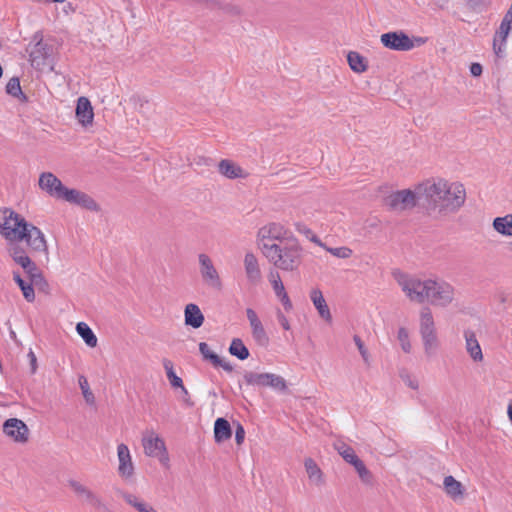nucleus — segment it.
I'll use <instances>...</instances> for the list:
<instances>
[{
    "label": "nucleus",
    "mask_w": 512,
    "mask_h": 512,
    "mask_svg": "<svg viewBox=\"0 0 512 512\" xmlns=\"http://www.w3.org/2000/svg\"><path fill=\"white\" fill-rule=\"evenodd\" d=\"M465 348L469 356L474 362H481L483 360V353L476 334L471 329L464 331Z\"/></svg>",
    "instance_id": "obj_21"
},
{
    "label": "nucleus",
    "mask_w": 512,
    "mask_h": 512,
    "mask_svg": "<svg viewBox=\"0 0 512 512\" xmlns=\"http://www.w3.org/2000/svg\"><path fill=\"white\" fill-rule=\"evenodd\" d=\"M353 340H354L364 362L368 363L369 362V353H368L363 341L361 340V338L358 335H354Z\"/></svg>",
    "instance_id": "obj_46"
},
{
    "label": "nucleus",
    "mask_w": 512,
    "mask_h": 512,
    "mask_svg": "<svg viewBox=\"0 0 512 512\" xmlns=\"http://www.w3.org/2000/svg\"><path fill=\"white\" fill-rule=\"evenodd\" d=\"M334 448L343 457V459L351 465L359 458L355 454L353 448L342 441L335 442Z\"/></svg>",
    "instance_id": "obj_37"
},
{
    "label": "nucleus",
    "mask_w": 512,
    "mask_h": 512,
    "mask_svg": "<svg viewBox=\"0 0 512 512\" xmlns=\"http://www.w3.org/2000/svg\"><path fill=\"white\" fill-rule=\"evenodd\" d=\"M508 415H509L510 420L512 421V404H510L508 407Z\"/></svg>",
    "instance_id": "obj_56"
},
{
    "label": "nucleus",
    "mask_w": 512,
    "mask_h": 512,
    "mask_svg": "<svg viewBox=\"0 0 512 512\" xmlns=\"http://www.w3.org/2000/svg\"><path fill=\"white\" fill-rule=\"evenodd\" d=\"M325 250L329 253H331L333 256L341 259H347L351 257L353 251L348 247H325Z\"/></svg>",
    "instance_id": "obj_45"
},
{
    "label": "nucleus",
    "mask_w": 512,
    "mask_h": 512,
    "mask_svg": "<svg viewBox=\"0 0 512 512\" xmlns=\"http://www.w3.org/2000/svg\"><path fill=\"white\" fill-rule=\"evenodd\" d=\"M163 366H164L167 378H168L171 386L173 388H181L182 393L188 395V391L185 388V386L183 385L182 379L180 377H178L174 372L173 363L168 359H164Z\"/></svg>",
    "instance_id": "obj_33"
},
{
    "label": "nucleus",
    "mask_w": 512,
    "mask_h": 512,
    "mask_svg": "<svg viewBox=\"0 0 512 512\" xmlns=\"http://www.w3.org/2000/svg\"><path fill=\"white\" fill-rule=\"evenodd\" d=\"M349 67L355 73H364L368 69V61L356 51H350L347 55Z\"/></svg>",
    "instance_id": "obj_32"
},
{
    "label": "nucleus",
    "mask_w": 512,
    "mask_h": 512,
    "mask_svg": "<svg viewBox=\"0 0 512 512\" xmlns=\"http://www.w3.org/2000/svg\"><path fill=\"white\" fill-rule=\"evenodd\" d=\"M50 47L40 39L32 48L29 54V60L32 66H40L44 64L45 59L48 57Z\"/></svg>",
    "instance_id": "obj_26"
},
{
    "label": "nucleus",
    "mask_w": 512,
    "mask_h": 512,
    "mask_svg": "<svg viewBox=\"0 0 512 512\" xmlns=\"http://www.w3.org/2000/svg\"><path fill=\"white\" fill-rule=\"evenodd\" d=\"M402 378H403L404 383L411 389L417 390L419 388V382H418L417 378L410 376V375L403 376Z\"/></svg>",
    "instance_id": "obj_48"
},
{
    "label": "nucleus",
    "mask_w": 512,
    "mask_h": 512,
    "mask_svg": "<svg viewBox=\"0 0 512 512\" xmlns=\"http://www.w3.org/2000/svg\"><path fill=\"white\" fill-rule=\"evenodd\" d=\"M3 433L17 443H27L30 430L28 426L18 418H9L3 423Z\"/></svg>",
    "instance_id": "obj_14"
},
{
    "label": "nucleus",
    "mask_w": 512,
    "mask_h": 512,
    "mask_svg": "<svg viewBox=\"0 0 512 512\" xmlns=\"http://www.w3.org/2000/svg\"><path fill=\"white\" fill-rule=\"evenodd\" d=\"M256 244L262 255L275 268L293 272L302 262V247L293 233L278 222L259 228Z\"/></svg>",
    "instance_id": "obj_1"
},
{
    "label": "nucleus",
    "mask_w": 512,
    "mask_h": 512,
    "mask_svg": "<svg viewBox=\"0 0 512 512\" xmlns=\"http://www.w3.org/2000/svg\"><path fill=\"white\" fill-rule=\"evenodd\" d=\"M277 320L284 330H290L289 321L280 310L277 311Z\"/></svg>",
    "instance_id": "obj_50"
},
{
    "label": "nucleus",
    "mask_w": 512,
    "mask_h": 512,
    "mask_svg": "<svg viewBox=\"0 0 512 512\" xmlns=\"http://www.w3.org/2000/svg\"><path fill=\"white\" fill-rule=\"evenodd\" d=\"M24 217L10 208H0V234L11 243Z\"/></svg>",
    "instance_id": "obj_11"
},
{
    "label": "nucleus",
    "mask_w": 512,
    "mask_h": 512,
    "mask_svg": "<svg viewBox=\"0 0 512 512\" xmlns=\"http://www.w3.org/2000/svg\"><path fill=\"white\" fill-rule=\"evenodd\" d=\"M304 467L307 476L312 484L315 486H322L325 483L324 474L317 463L312 458H306Z\"/></svg>",
    "instance_id": "obj_25"
},
{
    "label": "nucleus",
    "mask_w": 512,
    "mask_h": 512,
    "mask_svg": "<svg viewBox=\"0 0 512 512\" xmlns=\"http://www.w3.org/2000/svg\"><path fill=\"white\" fill-rule=\"evenodd\" d=\"M118 474L122 479L128 480L134 476L135 467L130 450L126 444L117 446Z\"/></svg>",
    "instance_id": "obj_16"
},
{
    "label": "nucleus",
    "mask_w": 512,
    "mask_h": 512,
    "mask_svg": "<svg viewBox=\"0 0 512 512\" xmlns=\"http://www.w3.org/2000/svg\"><path fill=\"white\" fill-rule=\"evenodd\" d=\"M482 66L479 63H472L470 66V72L473 76L478 77L482 74Z\"/></svg>",
    "instance_id": "obj_54"
},
{
    "label": "nucleus",
    "mask_w": 512,
    "mask_h": 512,
    "mask_svg": "<svg viewBox=\"0 0 512 512\" xmlns=\"http://www.w3.org/2000/svg\"><path fill=\"white\" fill-rule=\"evenodd\" d=\"M188 399H189V394L186 395V394L183 393V400L188 402Z\"/></svg>",
    "instance_id": "obj_57"
},
{
    "label": "nucleus",
    "mask_w": 512,
    "mask_h": 512,
    "mask_svg": "<svg viewBox=\"0 0 512 512\" xmlns=\"http://www.w3.org/2000/svg\"><path fill=\"white\" fill-rule=\"evenodd\" d=\"M68 485L79 499L85 501L98 510L109 512L107 505L102 501V499L87 486L76 480H69Z\"/></svg>",
    "instance_id": "obj_13"
},
{
    "label": "nucleus",
    "mask_w": 512,
    "mask_h": 512,
    "mask_svg": "<svg viewBox=\"0 0 512 512\" xmlns=\"http://www.w3.org/2000/svg\"><path fill=\"white\" fill-rule=\"evenodd\" d=\"M245 438V430L242 425L238 424L235 431V441L238 445H241Z\"/></svg>",
    "instance_id": "obj_49"
},
{
    "label": "nucleus",
    "mask_w": 512,
    "mask_h": 512,
    "mask_svg": "<svg viewBox=\"0 0 512 512\" xmlns=\"http://www.w3.org/2000/svg\"><path fill=\"white\" fill-rule=\"evenodd\" d=\"M118 494L124 499V501L135 508L138 512H158L152 505L141 500L136 495L118 490Z\"/></svg>",
    "instance_id": "obj_27"
},
{
    "label": "nucleus",
    "mask_w": 512,
    "mask_h": 512,
    "mask_svg": "<svg viewBox=\"0 0 512 512\" xmlns=\"http://www.w3.org/2000/svg\"><path fill=\"white\" fill-rule=\"evenodd\" d=\"M28 358H29V362H30L31 373L35 374L37 371V368H38V364H37L36 355L32 350L29 351Z\"/></svg>",
    "instance_id": "obj_51"
},
{
    "label": "nucleus",
    "mask_w": 512,
    "mask_h": 512,
    "mask_svg": "<svg viewBox=\"0 0 512 512\" xmlns=\"http://www.w3.org/2000/svg\"><path fill=\"white\" fill-rule=\"evenodd\" d=\"M79 386L82 390V394H83V397L86 400V402L89 404H93L95 401L94 394L90 390V387H89L86 377L83 375H81L79 377Z\"/></svg>",
    "instance_id": "obj_44"
},
{
    "label": "nucleus",
    "mask_w": 512,
    "mask_h": 512,
    "mask_svg": "<svg viewBox=\"0 0 512 512\" xmlns=\"http://www.w3.org/2000/svg\"><path fill=\"white\" fill-rule=\"evenodd\" d=\"M384 204L392 211L403 212L420 205L419 185L414 191L403 189L391 193L384 199Z\"/></svg>",
    "instance_id": "obj_7"
},
{
    "label": "nucleus",
    "mask_w": 512,
    "mask_h": 512,
    "mask_svg": "<svg viewBox=\"0 0 512 512\" xmlns=\"http://www.w3.org/2000/svg\"><path fill=\"white\" fill-rule=\"evenodd\" d=\"M246 316L251 327V333L254 341L262 347L267 346L269 344V336L266 333L257 313L252 308H247Z\"/></svg>",
    "instance_id": "obj_17"
},
{
    "label": "nucleus",
    "mask_w": 512,
    "mask_h": 512,
    "mask_svg": "<svg viewBox=\"0 0 512 512\" xmlns=\"http://www.w3.org/2000/svg\"><path fill=\"white\" fill-rule=\"evenodd\" d=\"M8 253L13 261L23 268L25 273L28 275L30 282L37 285L43 280L41 272L25 250L20 248L18 245H10Z\"/></svg>",
    "instance_id": "obj_9"
},
{
    "label": "nucleus",
    "mask_w": 512,
    "mask_h": 512,
    "mask_svg": "<svg viewBox=\"0 0 512 512\" xmlns=\"http://www.w3.org/2000/svg\"><path fill=\"white\" fill-rule=\"evenodd\" d=\"M232 436V430L229 422L224 418H218L214 424V438L220 443Z\"/></svg>",
    "instance_id": "obj_30"
},
{
    "label": "nucleus",
    "mask_w": 512,
    "mask_h": 512,
    "mask_svg": "<svg viewBox=\"0 0 512 512\" xmlns=\"http://www.w3.org/2000/svg\"><path fill=\"white\" fill-rule=\"evenodd\" d=\"M244 268L246 276L250 282L258 283L261 280L262 274L259 267L258 259L252 252H248L245 254Z\"/></svg>",
    "instance_id": "obj_22"
},
{
    "label": "nucleus",
    "mask_w": 512,
    "mask_h": 512,
    "mask_svg": "<svg viewBox=\"0 0 512 512\" xmlns=\"http://www.w3.org/2000/svg\"><path fill=\"white\" fill-rule=\"evenodd\" d=\"M393 277L410 301L419 304L426 302L429 285H431L432 279H421L416 275L401 271H394Z\"/></svg>",
    "instance_id": "obj_4"
},
{
    "label": "nucleus",
    "mask_w": 512,
    "mask_h": 512,
    "mask_svg": "<svg viewBox=\"0 0 512 512\" xmlns=\"http://www.w3.org/2000/svg\"><path fill=\"white\" fill-rule=\"evenodd\" d=\"M11 336H12V337H15V336H16L14 331H11Z\"/></svg>",
    "instance_id": "obj_58"
},
{
    "label": "nucleus",
    "mask_w": 512,
    "mask_h": 512,
    "mask_svg": "<svg viewBox=\"0 0 512 512\" xmlns=\"http://www.w3.org/2000/svg\"><path fill=\"white\" fill-rule=\"evenodd\" d=\"M420 205L435 217L456 213L465 203L466 191L459 182L438 178L419 184Z\"/></svg>",
    "instance_id": "obj_2"
},
{
    "label": "nucleus",
    "mask_w": 512,
    "mask_h": 512,
    "mask_svg": "<svg viewBox=\"0 0 512 512\" xmlns=\"http://www.w3.org/2000/svg\"><path fill=\"white\" fill-rule=\"evenodd\" d=\"M269 277L272 288L277 298L286 293L285 287L282 283L281 277L278 272H271Z\"/></svg>",
    "instance_id": "obj_43"
},
{
    "label": "nucleus",
    "mask_w": 512,
    "mask_h": 512,
    "mask_svg": "<svg viewBox=\"0 0 512 512\" xmlns=\"http://www.w3.org/2000/svg\"><path fill=\"white\" fill-rule=\"evenodd\" d=\"M76 118L79 124L87 128L92 126L94 119V112L91 102L88 98L82 96L77 100L76 110H75Z\"/></svg>",
    "instance_id": "obj_19"
},
{
    "label": "nucleus",
    "mask_w": 512,
    "mask_h": 512,
    "mask_svg": "<svg viewBox=\"0 0 512 512\" xmlns=\"http://www.w3.org/2000/svg\"><path fill=\"white\" fill-rule=\"evenodd\" d=\"M311 241H312V242H314V243H316L317 245H319V246L323 247L324 249H325V247H326V246H325V245H324V244L319 240V238H318L317 236H315V235H313V236L311 237Z\"/></svg>",
    "instance_id": "obj_55"
},
{
    "label": "nucleus",
    "mask_w": 512,
    "mask_h": 512,
    "mask_svg": "<svg viewBox=\"0 0 512 512\" xmlns=\"http://www.w3.org/2000/svg\"><path fill=\"white\" fill-rule=\"evenodd\" d=\"M6 92L11 96L20 99L21 101H26L27 99L25 94L22 92L20 81L18 78L14 77L9 80V82L6 85Z\"/></svg>",
    "instance_id": "obj_40"
},
{
    "label": "nucleus",
    "mask_w": 512,
    "mask_h": 512,
    "mask_svg": "<svg viewBox=\"0 0 512 512\" xmlns=\"http://www.w3.org/2000/svg\"><path fill=\"white\" fill-rule=\"evenodd\" d=\"M38 185L43 192L57 200H64V197L69 189L52 172L41 173L39 176Z\"/></svg>",
    "instance_id": "obj_12"
},
{
    "label": "nucleus",
    "mask_w": 512,
    "mask_h": 512,
    "mask_svg": "<svg viewBox=\"0 0 512 512\" xmlns=\"http://www.w3.org/2000/svg\"><path fill=\"white\" fill-rule=\"evenodd\" d=\"M455 298V288L444 280L432 279L426 301L434 306L447 307Z\"/></svg>",
    "instance_id": "obj_8"
},
{
    "label": "nucleus",
    "mask_w": 512,
    "mask_h": 512,
    "mask_svg": "<svg viewBox=\"0 0 512 512\" xmlns=\"http://www.w3.org/2000/svg\"><path fill=\"white\" fill-rule=\"evenodd\" d=\"M419 332L423 341L425 355L433 357L439 347L435 322L430 308L423 307L420 310Z\"/></svg>",
    "instance_id": "obj_5"
},
{
    "label": "nucleus",
    "mask_w": 512,
    "mask_h": 512,
    "mask_svg": "<svg viewBox=\"0 0 512 512\" xmlns=\"http://www.w3.org/2000/svg\"><path fill=\"white\" fill-rule=\"evenodd\" d=\"M13 279L20 287L24 298L28 302H33L35 299V292H34V288L32 286L33 283L32 282L27 283L26 281H24L18 272H13Z\"/></svg>",
    "instance_id": "obj_36"
},
{
    "label": "nucleus",
    "mask_w": 512,
    "mask_h": 512,
    "mask_svg": "<svg viewBox=\"0 0 512 512\" xmlns=\"http://www.w3.org/2000/svg\"><path fill=\"white\" fill-rule=\"evenodd\" d=\"M185 324L192 328H199L204 322V315L200 308L193 303L187 304L184 310Z\"/></svg>",
    "instance_id": "obj_23"
},
{
    "label": "nucleus",
    "mask_w": 512,
    "mask_h": 512,
    "mask_svg": "<svg viewBox=\"0 0 512 512\" xmlns=\"http://www.w3.org/2000/svg\"><path fill=\"white\" fill-rule=\"evenodd\" d=\"M506 42V39L502 41L501 36L499 35V30L497 31L494 41H493V48L494 52L497 56H501L502 53V45Z\"/></svg>",
    "instance_id": "obj_47"
},
{
    "label": "nucleus",
    "mask_w": 512,
    "mask_h": 512,
    "mask_svg": "<svg viewBox=\"0 0 512 512\" xmlns=\"http://www.w3.org/2000/svg\"><path fill=\"white\" fill-rule=\"evenodd\" d=\"M278 299L281 301L284 309L289 312L292 309V302L290 301V298L287 293H284Z\"/></svg>",
    "instance_id": "obj_52"
},
{
    "label": "nucleus",
    "mask_w": 512,
    "mask_h": 512,
    "mask_svg": "<svg viewBox=\"0 0 512 512\" xmlns=\"http://www.w3.org/2000/svg\"><path fill=\"white\" fill-rule=\"evenodd\" d=\"M218 172L228 179H245L249 175L240 165L229 159H222L218 163Z\"/></svg>",
    "instance_id": "obj_20"
},
{
    "label": "nucleus",
    "mask_w": 512,
    "mask_h": 512,
    "mask_svg": "<svg viewBox=\"0 0 512 512\" xmlns=\"http://www.w3.org/2000/svg\"><path fill=\"white\" fill-rule=\"evenodd\" d=\"M380 41L385 48L394 51H410L426 43L423 37L410 38L404 31H391L381 35Z\"/></svg>",
    "instance_id": "obj_6"
},
{
    "label": "nucleus",
    "mask_w": 512,
    "mask_h": 512,
    "mask_svg": "<svg viewBox=\"0 0 512 512\" xmlns=\"http://www.w3.org/2000/svg\"><path fill=\"white\" fill-rule=\"evenodd\" d=\"M268 380V372L267 373H257L254 371H245L243 374V381L246 385L257 387V388H265L267 387Z\"/></svg>",
    "instance_id": "obj_31"
},
{
    "label": "nucleus",
    "mask_w": 512,
    "mask_h": 512,
    "mask_svg": "<svg viewBox=\"0 0 512 512\" xmlns=\"http://www.w3.org/2000/svg\"><path fill=\"white\" fill-rule=\"evenodd\" d=\"M225 10L228 14L233 16H240L242 14V9L237 5H228Z\"/></svg>",
    "instance_id": "obj_53"
},
{
    "label": "nucleus",
    "mask_w": 512,
    "mask_h": 512,
    "mask_svg": "<svg viewBox=\"0 0 512 512\" xmlns=\"http://www.w3.org/2000/svg\"><path fill=\"white\" fill-rule=\"evenodd\" d=\"M25 243L32 253L44 254L48 257V243L44 233L40 228L28 222L26 219L22 222L15 237L11 241V245Z\"/></svg>",
    "instance_id": "obj_3"
},
{
    "label": "nucleus",
    "mask_w": 512,
    "mask_h": 512,
    "mask_svg": "<svg viewBox=\"0 0 512 512\" xmlns=\"http://www.w3.org/2000/svg\"><path fill=\"white\" fill-rule=\"evenodd\" d=\"M493 227L498 233L504 236H512V216L507 215L505 217L495 218Z\"/></svg>",
    "instance_id": "obj_35"
},
{
    "label": "nucleus",
    "mask_w": 512,
    "mask_h": 512,
    "mask_svg": "<svg viewBox=\"0 0 512 512\" xmlns=\"http://www.w3.org/2000/svg\"><path fill=\"white\" fill-rule=\"evenodd\" d=\"M510 246H511V250H512V243L510 244Z\"/></svg>",
    "instance_id": "obj_59"
},
{
    "label": "nucleus",
    "mask_w": 512,
    "mask_h": 512,
    "mask_svg": "<svg viewBox=\"0 0 512 512\" xmlns=\"http://www.w3.org/2000/svg\"><path fill=\"white\" fill-rule=\"evenodd\" d=\"M63 201L80 206L90 211L99 210L98 204L90 195L77 189L69 188Z\"/></svg>",
    "instance_id": "obj_18"
},
{
    "label": "nucleus",
    "mask_w": 512,
    "mask_h": 512,
    "mask_svg": "<svg viewBox=\"0 0 512 512\" xmlns=\"http://www.w3.org/2000/svg\"><path fill=\"white\" fill-rule=\"evenodd\" d=\"M76 331L81 336L83 341L88 345L89 347H96L97 346V337L92 331V329L84 322H79L76 325Z\"/></svg>",
    "instance_id": "obj_34"
},
{
    "label": "nucleus",
    "mask_w": 512,
    "mask_h": 512,
    "mask_svg": "<svg viewBox=\"0 0 512 512\" xmlns=\"http://www.w3.org/2000/svg\"><path fill=\"white\" fill-rule=\"evenodd\" d=\"M267 387L276 391L284 392L287 389L286 381L280 375L268 373Z\"/></svg>",
    "instance_id": "obj_41"
},
{
    "label": "nucleus",
    "mask_w": 512,
    "mask_h": 512,
    "mask_svg": "<svg viewBox=\"0 0 512 512\" xmlns=\"http://www.w3.org/2000/svg\"><path fill=\"white\" fill-rule=\"evenodd\" d=\"M397 339L401 345V349L405 353H410L412 346L409 340V332L405 327H400L397 333Z\"/></svg>",
    "instance_id": "obj_42"
},
{
    "label": "nucleus",
    "mask_w": 512,
    "mask_h": 512,
    "mask_svg": "<svg viewBox=\"0 0 512 512\" xmlns=\"http://www.w3.org/2000/svg\"><path fill=\"white\" fill-rule=\"evenodd\" d=\"M311 301L318 310L320 316L326 320L331 319V314L322 292L319 289H313L310 294Z\"/></svg>",
    "instance_id": "obj_29"
},
{
    "label": "nucleus",
    "mask_w": 512,
    "mask_h": 512,
    "mask_svg": "<svg viewBox=\"0 0 512 512\" xmlns=\"http://www.w3.org/2000/svg\"><path fill=\"white\" fill-rule=\"evenodd\" d=\"M198 259L200 265L199 270L203 281L210 287L220 289L222 285L221 280L211 258L202 253L198 256Z\"/></svg>",
    "instance_id": "obj_15"
},
{
    "label": "nucleus",
    "mask_w": 512,
    "mask_h": 512,
    "mask_svg": "<svg viewBox=\"0 0 512 512\" xmlns=\"http://www.w3.org/2000/svg\"><path fill=\"white\" fill-rule=\"evenodd\" d=\"M352 465L358 473L361 481L367 485H371L373 482V476L371 472L366 468L364 462L358 458Z\"/></svg>",
    "instance_id": "obj_39"
},
{
    "label": "nucleus",
    "mask_w": 512,
    "mask_h": 512,
    "mask_svg": "<svg viewBox=\"0 0 512 512\" xmlns=\"http://www.w3.org/2000/svg\"><path fill=\"white\" fill-rule=\"evenodd\" d=\"M142 446L147 456L158 458L163 465H168L169 457L165 443L153 430H146L143 433Z\"/></svg>",
    "instance_id": "obj_10"
},
{
    "label": "nucleus",
    "mask_w": 512,
    "mask_h": 512,
    "mask_svg": "<svg viewBox=\"0 0 512 512\" xmlns=\"http://www.w3.org/2000/svg\"><path fill=\"white\" fill-rule=\"evenodd\" d=\"M443 486L446 494L454 500L462 498L465 494V488L462 483L451 475L444 478Z\"/></svg>",
    "instance_id": "obj_28"
},
{
    "label": "nucleus",
    "mask_w": 512,
    "mask_h": 512,
    "mask_svg": "<svg viewBox=\"0 0 512 512\" xmlns=\"http://www.w3.org/2000/svg\"><path fill=\"white\" fill-rule=\"evenodd\" d=\"M229 352L240 360H245L249 357V350L239 338H234L231 341Z\"/></svg>",
    "instance_id": "obj_38"
},
{
    "label": "nucleus",
    "mask_w": 512,
    "mask_h": 512,
    "mask_svg": "<svg viewBox=\"0 0 512 512\" xmlns=\"http://www.w3.org/2000/svg\"><path fill=\"white\" fill-rule=\"evenodd\" d=\"M199 351L205 360H209L215 367H222L225 371L231 372L233 367L230 363L224 361L216 353L212 352L207 343L199 344Z\"/></svg>",
    "instance_id": "obj_24"
}]
</instances>
